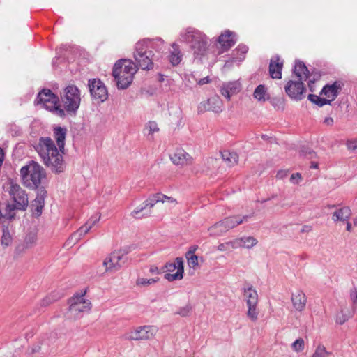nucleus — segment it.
<instances>
[{
    "label": "nucleus",
    "instance_id": "obj_1",
    "mask_svg": "<svg viewBox=\"0 0 357 357\" xmlns=\"http://www.w3.org/2000/svg\"><path fill=\"white\" fill-rule=\"evenodd\" d=\"M23 184L36 190V197L31 204L33 215L38 218L41 215L45 206L47 191L44 187H40L42 179L45 178V171L38 162L32 160L20 169Z\"/></svg>",
    "mask_w": 357,
    "mask_h": 357
},
{
    "label": "nucleus",
    "instance_id": "obj_2",
    "mask_svg": "<svg viewBox=\"0 0 357 357\" xmlns=\"http://www.w3.org/2000/svg\"><path fill=\"white\" fill-rule=\"evenodd\" d=\"M42 162L55 173L64 171L65 164L63 156L59 153L54 141L48 137H42L35 146Z\"/></svg>",
    "mask_w": 357,
    "mask_h": 357
},
{
    "label": "nucleus",
    "instance_id": "obj_3",
    "mask_svg": "<svg viewBox=\"0 0 357 357\" xmlns=\"http://www.w3.org/2000/svg\"><path fill=\"white\" fill-rule=\"evenodd\" d=\"M163 40L161 38L154 40L144 39L137 42L135 45L133 56L137 68L149 70L153 68L154 54L152 49L156 51L162 50Z\"/></svg>",
    "mask_w": 357,
    "mask_h": 357
},
{
    "label": "nucleus",
    "instance_id": "obj_4",
    "mask_svg": "<svg viewBox=\"0 0 357 357\" xmlns=\"http://www.w3.org/2000/svg\"><path fill=\"white\" fill-rule=\"evenodd\" d=\"M293 73L297 79L289 80L284 86V90L291 99L299 101L305 97L306 89L303 81H306L310 77V71L303 62L296 61Z\"/></svg>",
    "mask_w": 357,
    "mask_h": 357
},
{
    "label": "nucleus",
    "instance_id": "obj_5",
    "mask_svg": "<svg viewBox=\"0 0 357 357\" xmlns=\"http://www.w3.org/2000/svg\"><path fill=\"white\" fill-rule=\"evenodd\" d=\"M180 40L189 45L196 58L201 59L208 52V38L195 29L190 27L182 31Z\"/></svg>",
    "mask_w": 357,
    "mask_h": 357
},
{
    "label": "nucleus",
    "instance_id": "obj_6",
    "mask_svg": "<svg viewBox=\"0 0 357 357\" xmlns=\"http://www.w3.org/2000/svg\"><path fill=\"white\" fill-rule=\"evenodd\" d=\"M136 64L130 59H121L114 66L112 75L116 80L117 87L121 89H127L133 80L137 73Z\"/></svg>",
    "mask_w": 357,
    "mask_h": 357
},
{
    "label": "nucleus",
    "instance_id": "obj_7",
    "mask_svg": "<svg viewBox=\"0 0 357 357\" xmlns=\"http://www.w3.org/2000/svg\"><path fill=\"white\" fill-rule=\"evenodd\" d=\"M61 101L66 112L75 114L80 105V91L75 85L67 86L61 95Z\"/></svg>",
    "mask_w": 357,
    "mask_h": 357
},
{
    "label": "nucleus",
    "instance_id": "obj_8",
    "mask_svg": "<svg viewBox=\"0 0 357 357\" xmlns=\"http://www.w3.org/2000/svg\"><path fill=\"white\" fill-rule=\"evenodd\" d=\"M69 312L74 319L82 317L83 314L89 312L91 307L90 301L84 297V294L75 296L69 300Z\"/></svg>",
    "mask_w": 357,
    "mask_h": 357
},
{
    "label": "nucleus",
    "instance_id": "obj_9",
    "mask_svg": "<svg viewBox=\"0 0 357 357\" xmlns=\"http://www.w3.org/2000/svg\"><path fill=\"white\" fill-rule=\"evenodd\" d=\"M8 192L16 205L17 209L25 211L28 206V195L18 184L10 182L8 183Z\"/></svg>",
    "mask_w": 357,
    "mask_h": 357
},
{
    "label": "nucleus",
    "instance_id": "obj_10",
    "mask_svg": "<svg viewBox=\"0 0 357 357\" xmlns=\"http://www.w3.org/2000/svg\"><path fill=\"white\" fill-rule=\"evenodd\" d=\"M164 195L162 193H155L151 195L146 199L141 206L136 208L131 213L132 216L135 218H142L151 215V208H152L157 203L162 202Z\"/></svg>",
    "mask_w": 357,
    "mask_h": 357
},
{
    "label": "nucleus",
    "instance_id": "obj_11",
    "mask_svg": "<svg viewBox=\"0 0 357 357\" xmlns=\"http://www.w3.org/2000/svg\"><path fill=\"white\" fill-rule=\"evenodd\" d=\"M127 261L126 252L122 250H115L105 258L103 266L107 272L119 271Z\"/></svg>",
    "mask_w": 357,
    "mask_h": 357
},
{
    "label": "nucleus",
    "instance_id": "obj_12",
    "mask_svg": "<svg viewBox=\"0 0 357 357\" xmlns=\"http://www.w3.org/2000/svg\"><path fill=\"white\" fill-rule=\"evenodd\" d=\"M163 268L168 272L165 275V278L168 281L181 280L183 277V260L181 257H177L174 263H167Z\"/></svg>",
    "mask_w": 357,
    "mask_h": 357
},
{
    "label": "nucleus",
    "instance_id": "obj_13",
    "mask_svg": "<svg viewBox=\"0 0 357 357\" xmlns=\"http://www.w3.org/2000/svg\"><path fill=\"white\" fill-rule=\"evenodd\" d=\"M243 222V220L240 219L239 216L226 218L222 221L215 223L210 228L211 234L213 235H220Z\"/></svg>",
    "mask_w": 357,
    "mask_h": 357
},
{
    "label": "nucleus",
    "instance_id": "obj_14",
    "mask_svg": "<svg viewBox=\"0 0 357 357\" xmlns=\"http://www.w3.org/2000/svg\"><path fill=\"white\" fill-rule=\"evenodd\" d=\"M158 329L154 326H144L131 331L126 337L130 340H150L153 338Z\"/></svg>",
    "mask_w": 357,
    "mask_h": 357
},
{
    "label": "nucleus",
    "instance_id": "obj_15",
    "mask_svg": "<svg viewBox=\"0 0 357 357\" xmlns=\"http://www.w3.org/2000/svg\"><path fill=\"white\" fill-rule=\"evenodd\" d=\"M59 102V98L50 89H43L36 99L38 105H42L47 110L52 111Z\"/></svg>",
    "mask_w": 357,
    "mask_h": 357
},
{
    "label": "nucleus",
    "instance_id": "obj_16",
    "mask_svg": "<svg viewBox=\"0 0 357 357\" xmlns=\"http://www.w3.org/2000/svg\"><path fill=\"white\" fill-rule=\"evenodd\" d=\"M89 88L91 96L94 100L101 102H104L108 98L107 90L100 79H93L89 82Z\"/></svg>",
    "mask_w": 357,
    "mask_h": 357
},
{
    "label": "nucleus",
    "instance_id": "obj_17",
    "mask_svg": "<svg viewBox=\"0 0 357 357\" xmlns=\"http://www.w3.org/2000/svg\"><path fill=\"white\" fill-rule=\"evenodd\" d=\"M100 218V216L98 215L92 216L84 225L79 227V229L71 235L66 243L69 245L71 243H75L77 242L90 231L92 227L99 221Z\"/></svg>",
    "mask_w": 357,
    "mask_h": 357
},
{
    "label": "nucleus",
    "instance_id": "obj_18",
    "mask_svg": "<svg viewBox=\"0 0 357 357\" xmlns=\"http://www.w3.org/2000/svg\"><path fill=\"white\" fill-rule=\"evenodd\" d=\"M236 35L234 32L229 30L225 31L218 37V43L220 45L221 51L218 54L222 53L230 49L236 43Z\"/></svg>",
    "mask_w": 357,
    "mask_h": 357
},
{
    "label": "nucleus",
    "instance_id": "obj_19",
    "mask_svg": "<svg viewBox=\"0 0 357 357\" xmlns=\"http://www.w3.org/2000/svg\"><path fill=\"white\" fill-rule=\"evenodd\" d=\"M241 89L242 85L241 82L239 80H236L222 83L220 92L223 96L229 100L231 97L239 93Z\"/></svg>",
    "mask_w": 357,
    "mask_h": 357
},
{
    "label": "nucleus",
    "instance_id": "obj_20",
    "mask_svg": "<svg viewBox=\"0 0 357 357\" xmlns=\"http://www.w3.org/2000/svg\"><path fill=\"white\" fill-rule=\"evenodd\" d=\"M172 162L176 165H186L192 162L193 158L183 149H177L170 156Z\"/></svg>",
    "mask_w": 357,
    "mask_h": 357
},
{
    "label": "nucleus",
    "instance_id": "obj_21",
    "mask_svg": "<svg viewBox=\"0 0 357 357\" xmlns=\"http://www.w3.org/2000/svg\"><path fill=\"white\" fill-rule=\"evenodd\" d=\"M283 61L278 56L272 57L269 64V73L273 79H281Z\"/></svg>",
    "mask_w": 357,
    "mask_h": 357
},
{
    "label": "nucleus",
    "instance_id": "obj_22",
    "mask_svg": "<svg viewBox=\"0 0 357 357\" xmlns=\"http://www.w3.org/2000/svg\"><path fill=\"white\" fill-rule=\"evenodd\" d=\"M204 107L206 110H211L215 113L222 112V103L219 97H212L204 102L202 103L201 106L199 107V112H202L201 108Z\"/></svg>",
    "mask_w": 357,
    "mask_h": 357
},
{
    "label": "nucleus",
    "instance_id": "obj_23",
    "mask_svg": "<svg viewBox=\"0 0 357 357\" xmlns=\"http://www.w3.org/2000/svg\"><path fill=\"white\" fill-rule=\"evenodd\" d=\"M291 301L294 307L299 312L305 310L306 306L307 298L302 291H298L291 295Z\"/></svg>",
    "mask_w": 357,
    "mask_h": 357
},
{
    "label": "nucleus",
    "instance_id": "obj_24",
    "mask_svg": "<svg viewBox=\"0 0 357 357\" xmlns=\"http://www.w3.org/2000/svg\"><path fill=\"white\" fill-rule=\"evenodd\" d=\"M341 89V83L335 82L333 84L326 85L321 90V94L331 98V102L335 99L338 96V92Z\"/></svg>",
    "mask_w": 357,
    "mask_h": 357
},
{
    "label": "nucleus",
    "instance_id": "obj_25",
    "mask_svg": "<svg viewBox=\"0 0 357 357\" xmlns=\"http://www.w3.org/2000/svg\"><path fill=\"white\" fill-rule=\"evenodd\" d=\"M66 132L67 130L65 128L56 127L54 129V137L61 153H63Z\"/></svg>",
    "mask_w": 357,
    "mask_h": 357
},
{
    "label": "nucleus",
    "instance_id": "obj_26",
    "mask_svg": "<svg viewBox=\"0 0 357 357\" xmlns=\"http://www.w3.org/2000/svg\"><path fill=\"white\" fill-rule=\"evenodd\" d=\"M351 215V209L349 207L344 206L336 210L333 215L332 220L334 222L337 221H347Z\"/></svg>",
    "mask_w": 357,
    "mask_h": 357
},
{
    "label": "nucleus",
    "instance_id": "obj_27",
    "mask_svg": "<svg viewBox=\"0 0 357 357\" xmlns=\"http://www.w3.org/2000/svg\"><path fill=\"white\" fill-rule=\"evenodd\" d=\"M243 295L246 304L258 303V294L252 286L244 288Z\"/></svg>",
    "mask_w": 357,
    "mask_h": 357
},
{
    "label": "nucleus",
    "instance_id": "obj_28",
    "mask_svg": "<svg viewBox=\"0 0 357 357\" xmlns=\"http://www.w3.org/2000/svg\"><path fill=\"white\" fill-rule=\"evenodd\" d=\"M222 160L226 162L229 167L235 165L238 160V155L236 152H231L229 151H223L221 152Z\"/></svg>",
    "mask_w": 357,
    "mask_h": 357
},
{
    "label": "nucleus",
    "instance_id": "obj_29",
    "mask_svg": "<svg viewBox=\"0 0 357 357\" xmlns=\"http://www.w3.org/2000/svg\"><path fill=\"white\" fill-rule=\"evenodd\" d=\"M172 47V50L170 51L169 61L173 66H176L181 61L182 54L176 43H173Z\"/></svg>",
    "mask_w": 357,
    "mask_h": 357
},
{
    "label": "nucleus",
    "instance_id": "obj_30",
    "mask_svg": "<svg viewBox=\"0 0 357 357\" xmlns=\"http://www.w3.org/2000/svg\"><path fill=\"white\" fill-rule=\"evenodd\" d=\"M266 89L264 85L260 84L254 91L253 96L258 101L265 102L267 99Z\"/></svg>",
    "mask_w": 357,
    "mask_h": 357
},
{
    "label": "nucleus",
    "instance_id": "obj_31",
    "mask_svg": "<svg viewBox=\"0 0 357 357\" xmlns=\"http://www.w3.org/2000/svg\"><path fill=\"white\" fill-rule=\"evenodd\" d=\"M248 50V48L246 45H239L237 48L233 51V59L241 61L244 59Z\"/></svg>",
    "mask_w": 357,
    "mask_h": 357
},
{
    "label": "nucleus",
    "instance_id": "obj_32",
    "mask_svg": "<svg viewBox=\"0 0 357 357\" xmlns=\"http://www.w3.org/2000/svg\"><path fill=\"white\" fill-rule=\"evenodd\" d=\"M258 303H252V304H247L248 306V312L247 316L250 319H251L252 321H255L258 318V311L257 309Z\"/></svg>",
    "mask_w": 357,
    "mask_h": 357
},
{
    "label": "nucleus",
    "instance_id": "obj_33",
    "mask_svg": "<svg viewBox=\"0 0 357 357\" xmlns=\"http://www.w3.org/2000/svg\"><path fill=\"white\" fill-rule=\"evenodd\" d=\"M145 130H148L147 136L149 139H153V134L159 131V128L156 122L149 121L145 126Z\"/></svg>",
    "mask_w": 357,
    "mask_h": 357
},
{
    "label": "nucleus",
    "instance_id": "obj_34",
    "mask_svg": "<svg viewBox=\"0 0 357 357\" xmlns=\"http://www.w3.org/2000/svg\"><path fill=\"white\" fill-rule=\"evenodd\" d=\"M307 98L310 101L312 102L313 103H315L319 107H322L327 104H331V100L325 98H321L319 96L314 94H309Z\"/></svg>",
    "mask_w": 357,
    "mask_h": 357
},
{
    "label": "nucleus",
    "instance_id": "obj_35",
    "mask_svg": "<svg viewBox=\"0 0 357 357\" xmlns=\"http://www.w3.org/2000/svg\"><path fill=\"white\" fill-rule=\"evenodd\" d=\"M12 236L8 227L3 228L1 244L4 246H9L12 243Z\"/></svg>",
    "mask_w": 357,
    "mask_h": 357
},
{
    "label": "nucleus",
    "instance_id": "obj_36",
    "mask_svg": "<svg viewBox=\"0 0 357 357\" xmlns=\"http://www.w3.org/2000/svg\"><path fill=\"white\" fill-rule=\"evenodd\" d=\"M17 209L15 204H7L5 208V212L1 213V215L7 219L11 220L15 216V210Z\"/></svg>",
    "mask_w": 357,
    "mask_h": 357
},
{
    "label": "nucleus",
    "instance_id": "obj_37",
    "mask_svg": "<svg viewBox=\"0 0 357 357\" xmlns=\"http://www.w3.org/2000/svg\"><path fill=\"white\" fill-rule=\"evenodd\" d=\"M242 241V246L243 248H245L248 249H250L255 245H257L258 243V241L252 237V236H245V237H241Z\"/></svg>",
    "mask_w": 357,
    "mask_h": 357
},
{
    "label": "nucleus",
    "instance_id": "obj_38",
    "mask_svg": "<svg viewBox=\"0 0 357 357\" xmlns=\"http://www.w3.org/2000/svg\"><path fill=\"white\" fill-rule=\"evenodd\" d=\"M271 103L275 108L283 110L285 107L284 99L283 98H274Z\"/></svg>",
    "mask_w": 357,
    "mask_h": 357
},
{
    "label": "nucleus",
    "instance_id": "obj_39",
    "mask_svg": "<svg viewBox=\"0 0 357 357\" xmlns=\"http://www.w3.org/2000/svg\"><path fill=\"white\" fill-rule=\"evenodd\" d=\"M158 280V278L146 279L140 278L137 280L136 283L138 286H147L155 283Z\"/></svg>",
    "mask_w": 357,
    "mask_h": 357
},
{
    "label": "nucleus",
    "instance_id": "obj_40",
    "mask_svg": "<svg viewBox=\"0 0 357 357\" xmlns=\"http://www.w3.org/2000/svg\"><path fill=\"white\" fill-rule=\"evenodd\" d=\"M328 355V353L326 348L322 345H319L317 347L312 357H327Z\"/></svg>",
    "mask_w": 357,
    "mask_h": 357
},
{
    "label": "nucleus",
    "instance_id": "obj_41",
    "mask_svg": "<svg viewBox=\"0 0 357 357\" xmlns=\"http://www.w3.org/2000/svg\"><path fill=\"white\" fill-rule=\"evenodd\" d=\"M292 349L296 352L303 351L304 349V340L301 338L297 339L293 342Z\"/></svg>",
    "mask_w": 357,
    "mask_h": 357
},
{
    "label": "nucleus",
    "instance_id": "obj_42",
    "mask_svg": "<svg viewBox=\"0 0 357 357\" xmlns=\"http://www.w3.org/2000/svg\"><path fill=\"white\" fill-rule=\"evenodd\" d=\"M192 307L190 305H186L184 307H181L176 314H179L182 317L188 316L191 312Z\"/></svg>",
    "mask_w": 357,
    "mask_h": 357
},
{
    "label": "nucleus",
    "instance_id": "obj_43",
    "mask_svg": "<svg viewBox=\"0 0 357 357\" xmlns=\"http://www.w3.org/2000/svg\"><path fill=\"white\" fill-rule=\"evenodd\" d=\"M188 260V265L191 267H195L199 264V258L197 255L185 256Z\"/></svg>",
    "mask_w": 357,
    "mask_h": 357
},
{
    "label": "nucleus",
    "instance_id": "obj_44",
    "mask_svg": "<svg viewBox=\"0 0 357 357\" xmlns=\"http://www.w3.org/2000/svg\"><path fill=\"white\" fill-rule=\"evenodd\" d=\"M242 239L241 238H238L232 241H229V244L231 248L237 249L239 248H243L242 246Z\"/></svg>",
    "mask_w": 357,
    "mask_h": 357
},
{
    "label": "nucleus",
    "instance_id": "obj_45",
    "mask_svg": "<svg viewBox=\"0 0 357 357\" xmlns=\"http://www.w3.org/2000/svg\"><path fill=\"white\" fill-rule=\"evenodd\" d=\"M350 298L354 305H357V287H354L350 290Z\"/></svg>",
    "mask_w": 357,
    "mask_h": 357
},
{
    "label": "nucleus",
    "instance_id": "obj_46",
    "mask_svg": "<svg viewBox=\"0 0 357 357\" xmlns=\"http://www.w3.org/2000/svg\"><path fill=\"white\" fill-rule=\"evenodd\" d=\"M301 174L300 173H296L291 176L290 181L294 184H298L301 181Z\"/></svg>",
    "mask_w": 357,
    "mask_h": 357
},
{
    "label": "nucleus",
    "instance_id": "obj_47",
    "mask_svg": "<svg viewBox=\"0 0 357 357\" xmlns=\"http://www.w3.org/2000/svg\"><path fill=\"white\" fill-rule=\"evenodd\" d=\"M52 111L54 112L58 116L61 117H63L66 115L65 111L61 108L60 105H59L58 103H56V105H55V108H52Z\"/></svg>",
    "mask_w": 357,
    "mask_h": 357
},
{
    "label": "nucleus",
    "instance_id": "obj_48",
    "mask_svg": "<svg viewBox=\"0 0 357 357\" xmlns=\"http://www.w3.org/2000/svg\"><path fill=\"white\" fill-rule=\"evenodd\" d=\"M162 199L163 200L162 203H165V202H169L170 204H172L174 205H176L177 204V201L176 199L172 197H168L165 195H164V197H162Z\"/></svg>",
    "mask_w": 357,
    "mask_h": 357
},
{
    "label": "nucleus",
    "instance_id": "obj_49",
    "mask_svg": "<svg viewBox=\"0 0 357 357\" xmlns=\"http://www.w3.org/2000/svg\"><path fill=\"white\" fill-rule=\"evenodd\" d=\"M347 146L349 150L357 149V140H350L347 142Z\"/></svg>",
    "mask_w": 357,
    "mask_h": 357
},
{
    "label": "nucleus",
    "instance_id": "obj_50",
    "mask_svg": "<svg viewBox=\"0 0 357 357\" xmlns=\"http://www.w3.org/2000/svg\"><path fill=\"white\" fill-rule=\"evenodd\" d=\"M230 248H230V245L229 244V241H227L226 243H220L218 246V250L219 251H227V250H229Z\"/></svg>",
    "mask_w": 357,
    "mask_h": 357
},
{
    "label": "nucleus",
    "instance_id": "obj_51",
    "mask_svg": "<svg viewBox=\"0 0 357 357\" xmlns=\"http://www.w3.org/2000/svg\"><path fill=\"white\" fill-rule=\"evenodd\" d=\"M288 172L287 170H279L277 172L276 178L278 179H282L287 176Z\"/></svg>",
    "mask_w": 357,
    "mask_h": 357
},
{
    "label": "nucleus",
    "instance_id": "obj_52",
    "mask_svg": "<svg viewBox=\"0 0 357 357\" xmlns=\"http://www.w3.org/2000/svg\"><path fill=\"white\" fill-rule=\"evenodd\" d=\"M197 248H198L197 245L190 246L188 251L186 252L185 256L195 255L194 253L197 250Z\"/></svg>",
    "mask_w": 357,
    "mask_h": 357
},
{
    "label": "nucleus",
    "instance_id": "obj_53",
    "mask_svg": "<svg viewBox=\"0 0 357 357\" xmlns=\"http://www.w3.org/2000/svg\"><path fill=\"white\" fill-rule=\"evenodd\" d=\"M35 235L33 234H29L26 237L25 241L26 244L32 243L35 241Z\"/></svg>",
    "mask_w": 357,
    "mask_h": 357
},
{
    "label": "nucleus",
    "instance_id": "obj_54",
    "mask_svg": "<svg viewBox=\"0 0 357 357\" xmlns=\"http://www.w3.org/2000/svg\"><path fill=\"white\" fill-rule=\"evenodd\" d=\"M52 302V299L47 296L42 300L41 305L43 306H47L49 304H50Z\"/></svg>",
    "mask_w": 357,
    "mask_h": 357
},
{
    "label": "nucleus",
    "instance_id": "obj_55",
    "mask_svg": "<svg viewBox=\"0 0 357 357\" xmlns=\"http://www.w3.org/2000/svg\"><path fill=\"white\" fill-rule=\"evenodd\" d=\"M308 79H309L308 86H309L310 90L312 92V91H314L313 84L315 82V78L313 77V79H311V75L310 74V77Z\"/></svg>",
    "mask_w": 357,
    "mask_h": 357
},
{
    "label": "nucleus",
    "instance_id": "obj_56",
    "mask_svg": "<svg viewBox=\"0 0 357 357\" xmlns=\"http://www.w3.org/2000/svg\"><path fill=\"white\" fill-rule=\"evenodd\" d=\"M149 272L151 274H159L160 271L156 266H151L149 269Z\"/></svg>",
    "mask_w": 357,
    "mask_h": 357
},
{
    "label": "nucleus",
    "instance_id": "obj_57",
    "mask_svg": "<svg viewBox=\"0 0 357 357\" xmlns=\"http://www.w3.org/2000/svg\"><path fill=\"white\" fill-rule=\"evenodd\" d=\"M324 123L327 126H332L334 123L333 119L331 117H326L324 119Z\"/></svg>",
    "mask_w": 357,
    "mask_h": 357
},
{
    "label": "nucleus",
    "instance_id": "obj_58",
    "mask_svg": "<svg viewBox=\"0 0 357 357\" xmlns=\"http://www.w3.org/2000/svg\"><path fill=\"white\" fill-rule=\"evenodd\" d=\"M347 319L344 317H337V323L339 324H343L346 321Z\"/></svg>",
    "mask_w": 357,
    "mask_h": 357
},
{
    "label": "nucleus",
    "instance_id": "obj_59",
    "mask_svg": "<svg viewBox=\"0 0 357 357\" xmlns=\"http://www.w3.org/2000/svg\"><path fill=\"white\" fill-rule=\"evenodd\" d=\"M209 78L208 77L201 79L199 82V84H204L209 82Z\"/></svg>",
    "mask_w": 357,
    "mask_h": 357
},
{
    "label": "nucleus",
    "instance_id": "obj_60",
    "mask_svg": "<svg viewBox=\"0 0 357 357\" xmlns=\"http://www.w3.org/2000/svg\"><path fill=\"white\" fill-rule=\"evenodd\" d=\"M3 160V149L0 148V166H1Z\"/></svg>",
    "mask_w": 357,
    "mask_h": 357
},
{
    "label": "nucleus",
    "instance_id": "obj_61",
    "mask_svg": "<svg viewBox=\"0 0 357 357\" xmlns=\"http://www.w3.org/2000/svg\"><path fill=\"white\" fill-rule=\"evenodd\" d=\"M311 228H312V227H311L310 226L305 225V226L303 227V229H302L301 231H302V232H304V231H310V230H311Z\"/></svg>",
    "mask_w": 357,
    "mask_h": 357
},
{
    "label": "nucleus",
    "instance_id": "obj_62",
    "mask_svg": "<svg viewBox=\"0 0 357 357\" xmlns=\"http://www.w3.org/2000/svg\"><path fill=\"white\" fill-rule=\"evenodd\" d=\"M346 222H347V230L348 231H351V229H352V225H351V223H350L349 222H348V220H347V221H346Z\"/></svg>",
    "mask_w": 357,
    "mask_h": 357
},
{
    "label": "nucleus",
    "instance_id": "obj_63",
    "mask_svg": "<svg viewBox=\"0 0 357 357\" xmlns=\"http://www.w3.org/2000/svg\"><path fill=\"white\" fill-rule=\"evenodd\" d=\"M310 167L312 169H317L318 168V163L316 162H311Z\"/></svg>",
    "mask_w": 357,
    "mask_h": 357
},
{
    "label": "nucleus",
    "instance_id": "obj_64",
    "mask_svg": "<svg viewBox=\"0 0 357 357\" xmlns=\"http://www.w3.org/2000/svg\"><path fill=\"white\" fill-rule=\"evenodd\" d=\"M252 215H252H246L243 216L242 218H241V217H240V219H243V221H246V220H248V218H250Z\"/></svg>",
    "mask_w": 357,
    "mask_h": 357
}]
</instances>
